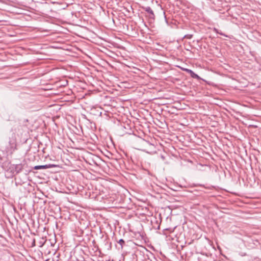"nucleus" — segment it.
Masks as SVG:
<instances>
[{"label": "nucleus", "instance_id": "aec40b11", "mask_svg": "<svg viewBox=\"0 0 261 261\" xmlns=\"http://www.w3.org/2000/svg\"><path fill=\"white\" fill-rule=\"evenodd\" d=\"M105 115L106 116V118L108 117V116L105 113Z\"/></svg>", "mask_w": 261, "mask_h": 261}, {"label": "nucleus", "instance_id": "7ed1b4c3", "mask_svg": "<svg viewBox=\"0 0 261 261\" xmlns=\"http://www.w3.org/2000/svg\"><path fill=\"white\" fill-rule=\"evenodd\" d=\"M184 70L188 73H190L192 77L197 79L199 78V76L197 74L195 73L192 70L189 69H185Z\"/></svg>", "mask_w": 261, "mask_h": 261}, {"label": "nucleus", "instance_id": "9b49d317", "mask_svg": "<svg viewBox=\"0 0 261 261\" xmlns=\"http://www.w3.org/2000/svg\"><path fill=\"white\" fill-rule=\"evenodd\" d=\"M105 136H104V140H106V139H107L108 138V133H105Z\"/></svg>", "mask_w": 261, "mask_h": 261}, {"label": "nucleus", "instance_id": "39448f33", "mask_svg": "<svg viewBox=\"0 0 261 261\" xmlns=\"http://www.w3.org/2000/svg\"><path fill=\"white\" fill-rule=\"evenodd\" d=\"M145 11H146L147 13H149L151 15V16H150V17H152L153 16H154L153 12L150 7H147L145 8Z\"/></svg>", "mask_w": 261, "mask_h": 261}, {"label": "nucleus", "instance_id": "1a4fd4ad", "mask_svg": "<svg viewBox=\"0 0 261 261\" xmlns=\"http://www.w3.org/2000/svg\"><path fill=\"white\" fill-rule=\"evenodd\" d=\"M101 163H99L98 166L99 168H100L101 167H102L103 165H105V163L103 160H101Z\"/></svg>", "mask_w": 261, "mask_h": 261}, {"label": "nucleus", "instance_id": "6ab92c4d", "mask_svg": "<svg viewBox=\"0 0 261 261\" xmlns=\"http://www.w3.org/2000/svg\"><path fill=\"white\" fill-rule=\"evenodd\" d=\"M98 261H102V260H101L100 259V256H99V260H98Z\"/></svg>", "mask_w": 261, "mask_h": 261}, {"label": "nucleus", "instance_id": "f257e3e1", "mask_svg": "<svg viewBox=\"0 0 261 261\" xmlns=\"http://www.w3.org/2000/svg\"><path fill=\"white\" fill-rule=\"evenodd\" d=\"M101 43L99 42V58H102V54H105L108 56H111L112 52L107 48L100 45Z\"/></svg>", "mask_w": 261, "mask_h": 261}, {"label": "nucleus", "instance_id": "6e6552de", "mask_svg": "<svg viewBox=\"0 0 261 261\" xmlns=\"http://www.w3.org/2000/svg\"><path fill=\"white\" fill-rule=\"evenodd\" d=\"M118 243L122 247L123 245L125 244V242L123 239L119 240Z\"/></svg>", "mask_w": 261, "mask_h": 261}, {"label": "nucleus", "instance_id": "f8f14e48", "mask_svg": "<svg viewBox=\"0 0 261 261\" xmlns=\"http://www.w3.org/2000/svg\"><path fill=\"white\" fill-rule=\"evenodd\" d=\"M214 30V31H215L216 33H219V32L218 30V29H216V28H215Z\"/></svg>", "mask_w": 261, "mask_h": 261}, {"label": "nucleus", "instance_id": "f03ea898", "mask_svg": "<svg viewBox=\"0 0 261 261\" xmlns=\"http://www.w3.org/2000/svg\"><path fill=\"white\" fill-rule=\"evenodd\" d=\"M51 167L50 165H39L36 166L34 167V169L35 170H39V169H47Z\"/></svg>", "mask_w": 261, "mask_h": 261}, {"label": "nucleus", "instance_id": "4468645a", "mask_svg": "<svg viewBox=\"0 0 261 261\" xmlns=\"http://www.w3.org/2000/svg\"><path fill=\"white\" fill-rule=\"evenodd\" d=\"M161 158H162V159L163 160H165V157H164V155H161Z\"/></svg>", "mask_w": 261, "mask_h": 261}, {"label": "nucleus", "instance_id": "f3484780", "mask_svg": "<svg viewBox=\"0 0 261 261\" xmlns=\"http://www.w3.org/2000/svg\"><path fill=\"white\" fill-rule=\"evenodd\" d=\"M105 197H106V195L105 196H102L101 197V198H102V199H103V198H105Z\"/></svg>", "mask_w": 261, "mask_h": 261}, {"label": "nucleus", "instance_id": "0eeeda50", "mask_svg": "<svg viewBox=\"0 0 261 261\" xmlns=\"http://www.w3.org/2000/svg\"><path fill=\"white\" fill-rule=\"evenodd\" d=\"M193 37V35H191V34H188V35H185V36L184 37V38H188V39H191Z\"/></svg>", "mask_w": 261, "mask_h": 261}, {"label": "nucleus", "instance_id": "423d86ee", "mask_svg": "<svg viewBox=\"0 0 261 261\" xmlns=\"http://www.w3.org/2000/svg\"><path fill=\"white\" fill-rule=\"evenodd\" d=\"M104 86H105L104 83L101 81L99 80V87H101L102 89H104Z\"/></svg>", "mask_w": 261, "mask_h": 261}, {"label": "nucleus", "instance_id": "20e7f679", "mask_svg": "<svg viewBox=\"0 0 261 261\" xmlns=\"http://www.w3.org/2000/svg\"><path fill=\"white\" fill-rule=\"evenodd\" d=\"M22 169V166L21 164L16 165L15 167V171L16 173H19Z\"/></svg>", "mask_w": 261, "mask_h": 261}, {"label": "nucleus", "instance_id": "a211bd4d", "mask_svg": "<svg viewBox=\"0 0 261 261\" xmlns=\"http://www.w3.org/2000/svg\"><path fill=\"white\" fill-rule=\"evenodd\" d=\"M99 115L100 116H101V115H102V112H100Z\"/></svg>", "mask_w": 261, "mask_h": 261}, {"label": "nucleus", "instance_id": "9d476101", "mask_svg": "<svg viewBox=\"0 0 261 261\" xmlns=\"http://www.w3.org/2000/svg\"><path fill=\"white\" fill-rule=\"evenodd\" d=\"M102 189H104V188H102ZM99 196L101 195V194L100 193L101 192L103 193L105 192L104 191L103 189H101L100 188H99Z\"/></svg>", "mask_w": 261, "mask_h": 261}, {"label": "nucleus", "instance_id": "dca6fc26", "mask_svg": "<svg viewBox=\"0 0 261 261\" xmlns=\"http://www.w3.org/2000/svg\"><path fill=\"white\" fill-rule=\"evenodd\" d=\"M219 34L221 35H224L225 36V35H224L222 33H221V32H219Z\"/></svg>", "mask_w": 261, "mask_h": 261}, {"label": "nucleus", "instance_id": "ddd939ff", "mask_svg": "<svg viewBox=\"0 0 261 261\" xmlns=\"http://www.w3.org/2000/svg\"><path fill=\"white\" fill-rule=\"evenodd\" d=\"M214 30V31H215L216 33H219V32L218 30V29H216V28H215Z\"/></svg>", "mask_w": 261, "mask_h": 261}, {"label": "nucleus", "instance_id": "2eb2a0df", "mask_svg": "<svg viewBox=\"0 0 261 261\" xmlns=\"http://www.w3.org/2000/svg\"><path fill=\"white\" fill-rule=\"evenodd\" d=\"M99 39H100L101 40H103V39L102 38L100 37L99 36ZM104 41H106V40H104Z\"/></svg>", "mask_w": 261, "mask_h": 261}]
</instances>
